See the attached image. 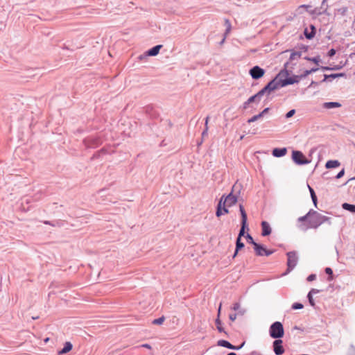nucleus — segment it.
Listing matches in <instances>:
<instances>
[{
  "mask_svg": "<svg viewBox=\"0 0 355 355\" xmlns=\"http://www.w3.org/2000/svg\"><path fill=\"white\" fill-rule=\"evenodd\" d=\"M315 279V275H310L308 277H307V280L309 282H311V281H313Z\"/></svg>",
  "mask_w": 355,
  "mask_h": 355,
  "instance_id": "obj_40",
  "label": "nucleus"
},
{
  "mask_svg": "<svg viewBox=\"0 0 355 355\" xmlns=\"http://www.w3.org/2000/svg\"><path fill=\"white\" fill-rule=\"evenodd\" d=\"M336 54V50L334 49H331V50H329V51L328 52V55L329 57H332L334 56V55Z\"/></svg>",
  "mask_w": 355,
  "mask_h": 355,
  "instance_id": "obj_38",
  "label": "nucleus"
},
{
  "mask_svg": "<svg viewBox=\"0 0 355 355\" xmlns=\"http://www.w3.org/2000/svg\"><path fill=\"white\" fill-rule=\"evenodd\" d=\"M292 308L293 309H300L303 308V305L302 304H300V303H294L292 305Z\"/></svg>",
  "mask_w": 355,
  "mask_h": 355,
  "instance_id": "obj_32",
  "label": "nucleus"
},
{
  "mask_svg": "<svg viewBox=\"0 0 355 355\" xmlns=\"http://www.w3.org/2000/svg\"><path fill=\"white\" fill-rule=\"evenodd\" d=\"M268 110H269V108H268V107L265 108V109H264V110L261 112V114H262V116H263V115H264L265 114H266V113L268 112Z\"/></svg>",
  "mask_w": 355,
  "mask_h": 355,
  "instance_id": "obj_44",
  "label": "nucleus"
},
{
  "mask_svg": "<svg viewBox=\"0 0 355 355\" xmlns=\"http://www.w3.org/2000/svg\"><path fill=\"white\" fill-rule=\"evenodd\" d=\"M243 247L244 243L241 242V239L240 238H237L236 242V250L233 255V258H234L237 255L239 250L243 248Z\"/></svg>",
  "mask_w": 355,
  "mask_h": 355,
  "instance_id": "obj_19",
  "label": "nucleus"
},
{
  "mask_svg": "<svg viewBox=\"0 0 355 355\" xmlns=\"http://www.w3.org/2000/svg\"><path fill=\"white\" fill-rule=\"evenodd\" d=\"M142 347H145V348H147V349H151L150 345H148V344H144V345H142Z\"/></svg>",
  "mask_w": 355,
  "mask_h": 355,
  "instance_id": "obj_46",
  "label": "nucleus"
},
{
  "mask_svg": "<svg viewBox=\"0 0 355 355\" xmlns=\"http://www.w3.org/2000/svg\"><path fill=\"white\" fill-rule=\"evenodd\" d=\"M309 190H310L311 198H312V200H313V202L314 203V205L316 206L317 205V197H316V195H315L313 189L312 188H311L310 187H309Z\"/></svg>",
  "mask_w": 355,
  "mask_h": 355,
  "instance_id": "obj_26",
  "label": "nucleus"
},
{
  "mask_svg": "<svg viewBox=\"0 0 355 355\" xmlns=\"http://www.w3.org/2000/svg\"><path fill=\"white\" fill-rule=\"evenodd\" d=\"M236 317H237V314L236 313L230 314V316H229L230 320H232V322L234 321L236 319Z\"/></svg>",
  "mask_w": 355,
  "mask_h": 355,
  "instance_id": "obj_39",
  "label": "nucleus"
},
{
  "mask_svg": "<svg viewBox=\"0 0 355 355\" xmlns=\"http://www.w3.org/2000/svg\"><path fill=\"white\" fill-rule=\"evenodd\" d=\"M318 70V68H313V69H310V70H306V71H304V74L302 75V77H306V76H307L308 75H309V74H311V73H313V72L317 71Z\"/></svg>",
  "mask_w": 355,
  "mask_h": 355,
  "instance_id": "obj_29",
  "label": "nucleus"
},
{
  "mask_svg": "<svg viewBox=\"0 0 355 355\" xmlns=\"http://www.w3.org/2000/svg\"><path fill=\"white\" fill-rule=\"evenodd\" d=\"M293 161L297 164H306L309 163V161L304 155V154L298 150H294L292 154Z\"/></svg>",
  "mask_w": 355,
  "mask_h": 355,
  "instance_id": "obj_6",
  "label": "nucleus"
},
{
  "mask_svg": "<svg viewBox=\"0 0 355 355\" xmlns=\"http://www.w3.org/2000/svg\"><path fill=\"white\" fill-rule=\"evenodd\" d=\"M284 334V327L281 322H274L270 328V335L273 338H280Z\"/></svg>",
  "mask_w": 355,
  "mask_h": 355,
  "instance_id": "obj_4",
  "label": "nucleus"
},
{
  "mask_svg": "<svg viewBox=\"0 0 355 355\" xmlns=\"http://www.w3.org/2000/svg\"><path fill=\"white\" fill-rule=\"evenodd\" d=\"M246 239H248V243L252 244L253 245H254V243H257L249 234H247Z\"/></svg>",
  "mask_w": 355,
  "mask_h": 355,
  "instance_id": "obj_33",
  "label": "nucleus"
},
{
  "mask_svg": "<svg viewBox=\"0 0 355 355\" xmlns=\"http://www.w3.org/2000/svg\"><path fill=\"white\" fill-rule=\"evenodd\" d=\"M308 298H309V303L311 304V306H314L315 303H314V301L313 300L312 295L308 294Z\"/></svg>",
  "mask_w": 355,
  "mask_h": 355,
  "instance_id": "obj_37",
  "label": "nucleus"
},
{
  "mask_svg": "<svg viewBox=\"0 0 355 355\" xmlns=\"http://www.w3.org/2000/svg\"><path fill=\"white\" fill-rule=\"evenodd\" d=\"M107 153V150L105 148H102L100 150L96 151L94 154V155L92 157V159H97V158L101 157V156H103L104 155H106Z\"/></svg>",
  "mask_w": 355,
  "mask_h": 355,
  "instance_id": "obj_20",
  "label": "nucleus"
},
{
  "mask_svg": "<svg viewBox=\"0 0 355 355\" xmlns=\"http://www.w3.org/2000/svg\"><path fill=\"white\" fill-rule=\"evenodd\" d=\"M261 117H263L262 114L259 113V114L254 115L252 117H251L250 119H249L248 120V123H250L254 122V121H257L258 119H261Z\"/></svg>",
  "mask_w": 355,
  "mask_h": 355,
  "instance_id": "obj_24",
  "label": "nucleus"
},
{
  "mask_svg": "<svg viewBox=\"0 0 355 355\" xmlns=\"http://www.w3.org/2000/svg\"><path fill=\"white\" fill-rule=\"evenodd\" d=\"M240 307H241L240 304L239 302H235L233 304L232 309L234 311H239V313H241V315H243L244 313V311H241L240 310Z\"/></svg>",
  "mask_w": 355,
  "mask_h": 355,
  "instance_id": "obj_28",
  "label": "nucleus"
},
{
  "mask_svg": "<svg viewBox=\"0 0 355 355\" xmlns=\"http://www.w3.org/2000/svg\"><path fill=\"white\" fill-rule=\"evenodd\" d=\"M33 320L38 319V317H35H35H33Z\"/></svg>",
  "mask_w": 355,
  "mask_h": 355,
  "instance_id": "obj_53",
  "label": "nucleus"
},
{
  "mask_svg": "<svg viewBox=\"0 0 355 355\" xmlns=\"http://www.w3.org/2000/svg\"><path fill=\"white\" fill-rule=\"evenodd\" d=\"M73 348V345L70 342H66L62 349L58 352V355H62L64 354L69 352Z\"/></svg>",
  "mask_w": 355,
  "mask_h": 355,
  "instance_id": "obj_13",
  "label": "nucleus"
},
{
  "mask_svg": "<svg viewBox=\"0 0 355 355\" xmlns=\"http://www.w3.org/2000/svg\"><path fill=\"white\" fill-rule=\"evenodd\" d=\"M216 327H217V329L218 330V331H220V332L224 331V329L222 327L221 321L219 319V318H216Z\"/></svg>",
  "mask_w": 355,
  "mask_h": 355,
  "instance_id": "obj_27",
  "label": "nucleus"
},
{
  "mask_svg": "<svg viewBox=\"0 0 355 355\" xmlns=\"http://www.w3.org/2000/svg\"><path fill=\"white\" fill-rule=\"evenodd\" d=\"M239 209L241 215V227L238 236V238H240L241 239V236H243L245 234V230L247 228L248 229V224H247V214L245 212V210L242 205H239Z\"/></svg>",
  "mask_w": 355,
  "mask_h": 355,
  "instance_id": "obj_5",
  "label": "nucleus"
},
{
  "mask_svg": "<svg viewBox=\"0 0 355 355\" xmlns=\"http://www.w3.org/2000/svg\"><path fill=\"white\" fill-rule=\"evenodd\" d=\"M261 229H262L261 235L263 236H268L271 233L270 226L269 223L266 221H263L261 223Z\"/></svg>",
  "mask_w": 355,
  "mask_h": 355,
  "instance_id": "obj_12",
  "label": "nucleus"
},
{
  "mask_svg": "<svg viewBox=\"0 0 355 355\" xmlns=\"http://www.w3.org/2000/svg\"><path fill=\"white\" fill-rule=\"evenodd\" d=\"M220 311H221V304H220V306H219V307H218V318H219V316H220Z\"/></svg>",
  "mask_w": 355,
  "mask_h": 355,
  "instance_id": "obj_48",
  "label": "nucleus"
},
{
  "mask_svg": "<svg viewBox=\"0 0 355 355\" xmlns=\"http://www.w3.org/2000/svg\"><path fill=\"white\" fill-rule=\"evenodd\" d=\"M305 35H306V37L308 38V39H311L313 35H314V33H312L311 34H307L306 32H305Z\"/></svg>",
  "mask_w": 355,
  "mask_h": 355,
  "instance_id": "obj_42",
  "label": "nucleus"
},
{
  "mask_svg": "<svg viewBox=\"0 0 355 355\" xmlns=\"http://www.w3.org/2000/svg\"><path fill=\"white\" fill-rule=\"evenodd\" d=\"M327 220L328 218L327 216L313 210H310L305 216H301L298 218L299 222L307 220L309 227L314 229L318 227Z\"/></svg>",
  "mask_w": 355,
  "mask_h": 355,
  "instance_id": "obj_1",
  "label": "nucleus"
},
{
  "mask_svg": "<svg viewBox=\"0 0 355 355\" xmlns=\"http://www.w3.org/2000/svg\"><path fill=\"white\" fill-rule=\"evenodd\" d=\"M287 153L286 148H274L272 150V155L277 157L284 156Z\"/></svg>",
  "mask_w": 355,
  "mask_h": 355,
  "instance_id": "obj_15",
  "label": "nucleus"
},
{
  "mask_svg": "<svg viewBox=\"0 0 355 355\" xmlns=\"http://www.w3.org/2000/svg\"><path fill=\"white\" fill-rule=\"evenodd\" d=\"M340 163L338 160H329L325 164L327 168H333L338 167Z\"/></svg>",
  "mask_w": 355,
  "mask_h": 355,
  "instance_id": "obj_16",
  "label": "nucleus"
},
{
  "mask_svg": "<svg viewBox=\"0 0 355 355\" xmlns=\"http://www.w3.org/2000/svg\"><path fill=\"white\" fill-rule=\"evenodd\" d=\"M302 55V53L300 52H293L290 55V60H294L300 58Z\"/></svg>",
  "mask_w": 355,
  "mask_h": 355,
  "instance_id": "obj_25",
  "label": "nucleus"
},
{
  "mask_svg": "<svg viewBox=\"0 0 355 355\" xmlns=\"http://www.w3.org/2000/svg\"><path fill=\"white\" fill-rule=\"evenodd\" d=\"M84 141H85V145H86L87 147H92V145L88 144V142L89 141V139H85Z\"/></svg>",
  "mask_w": 355,
  "mask_h": 355,
  "instance_id": "obj_45",
  "label": "nucleus"
},
{
  "mask_svg": "<svg viewBox=\"0 0 355 355\" xmlns=\"http://www.w3.org/2000/svg\"><path fill=\"white\" fill-rule=\"evenodd\" d=\"M225 24L226 26V33H228L230 32L231 30V23L229 19L225 20Z\"/></svg>",
  "mask_w": 355,
  "mask_h": 355,
  "instance_id": "obj_30",
  "label": "nucleus"
},
{
  "mask_svg": "<svg viewBox=\"0 0 355 355\" xmlns=\"http://www.w3.org/2000/svg\"><path fill=\"white\" fill-rule=\"evenodd\" d=\"M345 174V169H342L336 175V178L339 179L342 178Z\"/></svg>",
  "mask_w": 355,
  "mask_h": 355,
  "instance_id": "obj_36",
  "label": "nucleus"
},
{
  "mask_svg": "<svg viewBox=\"0 0 355 355\" xmlns=\"http://www.w3.org/2000/svg\"><path fill=\"white\" fill-rule=\"evenodd\" d=\"M295 113V110H291L288 112H287V114H286V118H290V117L293 116Z\"/></svg>",
  "mask_w": 355,
  "mask_h": 355,
  "instance_id": "obj_35",
  "label": "nucleus"
},
{
  "mask_svg": "<svg viewBox=\"0 0 355 355\" xmlns=\"http://www.w3.org/2000/svg\"><path fill=\"white\" fill-rule=\"evenodd\" d=\"M343 208L346 209V210H348L351 212H355V205H350V204H348V203H344L343 205Z\"/></svg>",
  "mask_w": 355,
  "mask_h": 355,
  "instance_id": "obj_22",
  "label": "nucleus"
},
{
  "mask_svg": "<svg viewBox=\"0 0 355 355\" xmlns=\"http://www.w3.org/2000/svg\"><path fill=\"white\" fill-rule=\"evenodd\" d=\"M164 320H165V317L164 316H162V317H160L159 318L153 320L152 323L153 324L160 325V324H163Z\"/></svg>",
  "mask_w": 355,
  "mask_h": 355,
  "instance_id": "obj_23",
  "label": "nucleus"
},
{
  "mask_svg": "<svg viewBox=\"0 0 355 355\" xmlns=\"http://www.w3.org/2000/svg\"><path fill=\"white\" fill-rule=\"evenodd\" d=\"M208 129H209L208 127H205V130H204V131L202 133V137H204V136L207 135Z\"/></svg>",
  "mask_w": 355,
  "mask_h": 355,
  "instance_id": "obj_41",
  "label": "nucleus"
},
{
  "mask_svg": "<svg viewBox=\"0 0 355 355\" xmlns=\"http://www.w3.org/2000/svg\"><path fill=\"white\" fill-rule=\"evenodd\" d=\"M43 223L46 225H51L53 227H61L63 225V222L60 220L53 221L44 220Z\"/></svg>",
  "mask_w": 355,
  "mask_h": 355,
  "instance_id": "obj_17",
  "label": "nucleus"
},
{
  "mask_svg": "<svg viewBox=\"0 0 355 355\" xmlns=\"http://www.w3.org/2000/svg\"><path fill=\"white\" fill-rule=\"evenodd\" d=\"M341 105L339 103L337 102H329L324 103V107L327 109L334 108V107H339Z\"/></svg>",
  "mask_w": 355,
  "mask_h": 355,
  "instance_id": "obj_21",
  "label": "nucleus"
},
{
  "mask_svg": "<svg viewBox=\"0 0 355 355\" xmlns=\"http://www.w3.org/2000/svg\"><path fill=\"white\" fill-rule=\"evenodd\" d=\"M318 292H319V291H318V290L313 288V289H312V290L309 293V294L313 295V294H315V293H318Z\"/></svg>",
  "mask_w": 355,
  "mask_h": 355,
  "instance_id": "obj_43",
  "label": "nucleus"
},
{
  "mask_svg": "<svg viewBox=\"0 0 355 355\" xmlns=\"http://www.w3.org/2000/svg\"><path fill=\"white\" fill-rule=\"evenodd\" d=\"M325 272L330 275V277L329 278V279L331 280L333 279L332 278L333 270L330 268H326Z\"/></svg>",
  "mask_w": 355,
  "mask_h": 355,
  "instance_id": "obj_31",
  "label": "nucleus"
},
{
  "mask_svg": "<svg viewBox=\"0 0 355 355\" xmlns=\"http://www.w3.org/2000/svg\"><path fill=\"white\" fill-rule=\"evenodd\" d=\"M227 355H236V354L234 352H231V353L228 354Z\"/></svg>",
  "mask_w": 355,
  "mask_h": 355,
  "instance_id": "obj_49",
  "label": "nucleus"
},
{
  "mask_svg": "<svg viewBox=\"0 0 355 355\" xmlns=\"http://www.w3.org/2000/svg\"><path fill=\"white\" fill-rule=\"evenodd\" d=\"M276 89L277 84L275 83V81L272 80L265 87L260 90L257 94L249 98L248 100L244 103V108H247L248 105L252 102L259 101L261 96H263L265 93H270L271 91H273Z\"/></svg>",
  "mask_w": 355,
  "mask_h": 355,
  "instance_id": "obj_3",
  "label": "nucleus"
},
{
  "mask_svg": "<svg viewBox=\"0 0 355 355\" xmlns=\"http://www.w3.org/2000/svg\"><path fill=\"white\" fill-rule=\"evenodd\" d=\"M305 59L307 60L311 61V58H305Z\"/></svg>",
  "mask_w": 355,
  "mask_h": 355,
  "instance_id": "obj_50",
  "label": "nucleus"
},
{
  "mask_svg": "<svg viewBox=\"0 0 355 355\" xmlns=\"http://www.w3.org/2000/svg\"><path fill=\"white\" fill-rule=\"evenodd\" d=\"M264 73V70L259 66H255L250 70V74L254 79H259L261 78Z\"/></svg>",
  "mask_w": 355,
  "mask_h": 355,
  "instance_id": "obj_9",
  "label": "nucleus"
},
{
  "mask_svg": "<svg viewBox=\"0 0 355 355\" xmlns=\"http://www.w3.org/2000/svg\"><path fill=\"white\" fill-rule=\"evenodd\" d=\"M237 202V197L230 193L227 196H223L218 204L216 215L220 217L223 214L229 213L228 208L234 205Z\"/></svg>",
  "mask_w": 355,
  "mask_h": 355,
  "instance_id": "obj_2",
  "label": "nucleus"
},
{
  "mask_svg": "<svg viewBox=\"0 0 355 355\" xmlns=\"http://www.w3.org/2000/svg\"><path fill=\"white\" fill-rule=\"evenodd\" d=\"M107 52H108L109 55L111 56V51L110 50H108Z\"/></svg>",
  "mask_w": 355,
  "mask_h": 355,
  "instance_id": "obj_51",
  "label": "nucleus"
},
{
  "mask_svg": "<svg viewBox=\"0 0 355 355\" xmlns=\"http://www.w3.org/2000/svg\"><path fill=\"white\" fill-rule=\"evenodd\" d=\"M244 344H245V343H243L240 346H234V345H232L228 341L225 340H220L218 341V346L224 347L231 349H236V350L240 349L244 345Z\"/></svg>",
  "mask_w": 355,
  "mask_h": 355,
  "instance_id": "obj_11",
  "label": "nucleus"
},
{
  "mask_svg": "<svg viewBox=\"0 0 355 355\" xmlns=\"http://www.w3.org/2000/svg\"><path fill=\"white\" fill-rule=\"evenodd\" d=\"M299 81V76H293L288 78H286L282 81V86H286L288 85H292L295 83H298Z\"/></svg>",
  "mask_w": 355,
  "mask_h": 355,
  "instance_id": "obj_14",
  "label": "nucleus"
},
{
  "mask_svg": "<svg viewBox=\"0 0 355 355\" xmlns=\"http://www.w3.org/2000/svg\"><path fill=\"white\" fill-rule=\"evenodd\" d=\"M209 117L207 116L205 119V127H208V122H209Z\"/></svg>",
  "mask_w": 355,
  "mask_h": 355,
  "instance_id": "obj_47",
  "label": "nucleus"
},
{
  "mask_svg": "<svg viewBox=\"0 0 355 355\" xmlns=\"http://www.w3.org/2000/svg\"><path fill=\"white\" fill-rule=\"evenodd\" d=\"M273 350L275 354L281 355L284 352L282 340H275L273 343Z\"/></svg>",
  "mask_w": 355,
  "mask_h": 355,
  "instance_id": "obj_10",
  "label": "nucleus"
},
{
  "mask_svg": "<svg viewBox=\"0 0 355 355\" xmlns=\"http://www.w3.org/2000/svg\"><path fill=\"white\" fill-rule=\"evenodd\" d=\"M49 338H46V339L44 340V341H45V342H47V341L49 340Z\"/></svg>",
  "mask_w": 355,
  "mask_h": 355,
  "instance_id": "obj_52",
  "label": "nucleus"
},
{
  "mask_svg": "<svg viewBox=\"0 0 355 355\" xmlns=\"http://www.w3.org/2000/svg\"><path fill=\"white\" fill-rule=\"evenodd\" d=\"M320 61V56H317V57H314V58H311V62H314L315 64H316L317 65H318L319 62Z\"/></svg>",
  "mask_w": 355,
  "mask_h": 355,
  "instance_id": "obj_34",
  "label": "nucleus"
},
{
  "mask_svg": "<svg viewBox=\"0 0 355 355\" xmlns=\"http://www.w3.org/2000/svg\"><path fill=\"white\" fill-rule=\"evenodd\" d=\"M254 249L257 256H269L272 254V251L266 249L263 245L254 243Z\"/></svg>",
  "mask_w": 355,
  "mask_h": 355,
  "instance_id": "obj_8",
  "label": "nucleus"
},
{
  "mask_svg": "<svg viewBox=\"0 0 355 355\" xmlns=\"http://www.w3.org/2000/svg\"><path fill=\"white\" fill-rule=\"evenodd\" d=\"M162 47V45H157V46H154L153 48L150 49L148 51V55H150V56H155V55H157Z\"/></svg>",
  "mask_w": 355,
  "mask_h": 355,
  "instance_id": "obj_18",
  "label": "nucleus"
},
{
  "mask_svg": "<svg viewBox=\"0 0 355 355\" xmlns=\"http://www.w3.org/2000/svg\"><path fill=\"white\" fill-rule=\"evenodd\" d=\"M288 257V268L289 270H293L297 263V257L295 252H289L287 253Z\"/></svg>",
  "mask_w": 355,
  "mask_h": 355,
  "instance_id": "obj_7",
  "label": "nucleus"
}]
</instances>
